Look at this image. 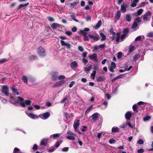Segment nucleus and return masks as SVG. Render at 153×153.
<instances>
[{
	"label": "nucleus",
	"instance_id": "nucleus-21",
	"mask_svg": "<svg viewBox=\"0 0 153 153\" xmlns=\"http://www.w3.org/2000/svg\"><path fill=\"white\" fill-rule=\"evenodd\" d=\"M121 16L120 11V10H118L117 12V14L115 15V18L116 20H118L119 19Z\"/></svg>",
	"mask_w": 153,
	"mask_h": 153
},
{
	"label": "nucleus",
	"instance_id": "nucleus-58",
	"mask_svg": "<svg viewBox=\"0 0 153 153\" xmlns=\"http://www.w3.org/2000/svg\"><path fill=\"white\" fill-rule=\"evenodd\" d=\"M109 142L110 143L112 144V143H113L115 142V140L114 139L112 138H111L109 140Z\"/></svg>",
	"mask_w": 153,
	"mask_h": 153
},
{
	"label": "nucleus",
	"instance_id": "nucleus-54",
	"mask_svg": "<svg viewBox=\"0 0 153 153\" xmlns=\"http://www.w3.org/2000/svg\"><path fill=\"white\" fill-rule=\"evenodd\" d=\"M135 21L137 22L138 23L141 22V19L140 17H137L135 20Z\"/></svg>",
	"mask_w": 153,
	"mask_h": 153
},
{
	"label": "nucleus",
	"instance_id": "nucleus-16",
	"mask_svg": "<svg viewBox=\"0 0 153 153\" xmlns=\"http://www.w3.org/2000/svg\"><path fill=\"white\" fill-rule=\"evenodd\" d=\"M131 116L132 114L130 112H127L125 114V118L127 120H129L130 119Z\"/></svg>",
	"mask_w": 153,
	"mask_h": 153
},
{
	"label": "nucleus",
	"instance_id": "nucleus-17",
	"mask_svg": "<svg viewBox=\"0 0 153 153\" xmlns=\"http://www.w3.org/2000/svg\"><path fill=\"white\" fill-rule=\"evenodd\" d=\"M27 114L29 117L32 119H36L38 118V117L37 116L32 113H27Z\"/></svg>",
	"mask_w": 153,
	"mask_h": 153
},
{
	"label": "nucleus",
	"instance_id": "nucleus-39",
	"mask_svg": "<svg viewBox=\"0 0 153 153\" xmlns=\"http://www.w3.org/2000/svg\"><path fill=\"white\" fill-rule=\"evenodd\" d=\"M137 22L136 21H135L134 20V22L133 23V24L132 26V28H135L137 27Z\"/></svg>",
	"mask_w": 153,
	"mask_h": 153
},
{
	"label": "nucleus",
	"instance_id": "nucleus-41",
	"mask_svg": "<svg viewBox=\"0 0 153 153\" xmlns=\"http://www.w3.org/2000/svg\"><path fill=\"white\" fill-rule=\"evenodd\" d=\"M58 83L59 86H60L61 85H63L65 83V81L64 80H62L59 81H58Z\"/></svg>",
	"mask_w": 153,
	"mask_h": 153
},
{
	"label": "nucleus",
	"instance_id": "nucleus-60",
	"mask_svg": "<svg viewBox=\"0 0 153 153\" xmlns=\"http://www.w3.org/2000/svg\"><path fill=\"white\" fill-rule=\"evenodd\" d=\"M69 148L68 147H65L63 148L62 150V151L63 152H67Z\"/></svg>",
	"mask_w": 153,
	"mask_h": 153
},
{
	"label": "nucleus",
	"instance_id": "nucleus-12",
	"mask_svg": "<svg viewBox=\"0 0 153 153\" xmlns=\"http://www.w3.org/2000/svg\"><path fill=\"white\" fill-rule=\"evenodd\" d=\"M61 25L59 24L54 23L51 25V27L53 29H55L57 28H60Z\"/></svg>",
	"mask_w": 153,
	"mask_h": 153
},
{
	"label": "nucleus",
	"instance_id": "nucleus-33",
	"mask_svg": "<svg viewBox=\"0 0 153 153\" xmlns=\"http://www.w3.org/2000/svg\"><path fill=\"white\" fill-rule=\"evenodd\" d=\"M140 57V55L138 54H136L133 56V60L134 61H136L138 59V58Z\"/></svg>",
	"mask_w": 153,
	"mask_h": 153
},
{
	"label": "nucleus",
	"instance_id": "nucleus-40",
	"mask_svg": "<svg viewBox=\"0 0 153 153\" xmlns=\"http://www.w3.org/2000/svg\"><path fill=\"white\" fill-rule=\"evenodd\" d=\"M22 80L25 83L27 82V79L25 76H23L22 78Z\"/></svg>",
	"mask_w": 153,
	"mask_h": 153
},
{
	"label": "nucleus",
	"instance_id": "nucleus-8",
	"mask_svg": "<svg viewBox=\"0 0 153 153\" xmlns=\"http://www.w3.org/2000/svg\"><path fill=\"white\" fill-rule=\"evenodd\" d=\"M128 7V5L126 3H123L121 5L120 10L123 13H125L126 12V8Z\"/></svg>",
	"mask_w": 153,
	"mask_h": 153
},
{
	"label": "nucleus",
	"instance_id": "nucleus-24",
	"mask_svg": "<svg viewBox=\"0 0 153 153\" xmlns=\"http://www.w3.org/2000/svg\"><path fill=\"white\" fill-rule=\"evenodd\" d=\"M80 120H78L76 121H75L74 124V127H78L80 125Z\"/></svg>",
	"mask_w": 153,
	"mask_h": 153
},
{
	"label": "nucleus",
	"instance_id": "nucleus-51",
	"mask_svg": "<svg viewBox=\"0 0 153 153\" xmlns=\"http://www.w3.org/2000/svg\"><path fill=\"white\" fill-rule=\"evenodd\" d=\"M65 116L67 119H69L70 117V114L68 113H66L65 114Z\"/></svg>",
	"mask_w": 153,
	"mask_h": 153
},
{
	"label": "nucleus",
	"instance_id": "nucleus-45",
	"mask_svg": "<svg viewBox=\"0 0 153 153\" xmlns=\"http://www.w3.org/2000/svg\"><path fill=\"white\" fill-rule=\"evenodd\" d=\"M67 138L70 140H75V138L74 137L72 136H68L67 137Z\"/></svg>",
	"mask_w": 153,
	"mask_h": 153
},
{
	"label": "nucleus",
	"instance_id": "nucleus-3",
	"mask_svg": "<svg viewBox=\"0 0 153 153\" xmlns=\"http://www.w3.org/2000/svg\"><path fill=\"white\" fill-rule=\"evenodd\" d=\"M37 53L41 57H43L46 55L45 48L42 46H40L37 48Z\"/></svg>",
	"mask_w": 153,
	"mask_h": 153
},
{
	"label": "nucleus",
	"instance_id": "nucleus-34",
	"mask_svg": "<svg viewBox=\"0 0 153 153\" xmlns=\"http://www.w3.org/2000/svg\"><path fill=\"white\" fill-rule=\"evenodd\" d=\"M129 33V29L128 28L125 29L123 31V34L126 35Z\"/></svg>",
	"mask_w": 153,
	"mask_h": 153
},
{
	"label": "nucleus",
	"instance_id": "nucleus-59",
	"mask_svg": "<svg viewBox=\"0 0 153 153\" xmlns=\"http://www.w3.org/2000/svg\"><path fill=\"white\" fill-rule=\"evenodd\" d=\"M147 36L149 37H153V32H151L148 33Z\"/></svg>",
	"mask_w": 153,
	"mask_h": 153
},
{
	"label": "nucleus",
	"instance_id": "nucleus-27",
	"mask_svg": "<svg viewBox=\"0 0 153 153\" xmlns=\"http://www.w3.org/2000/svg\"><path fill=\"white\" fill-rule=\"evenodd\" d=\"M126 19L128 22H130L131 20V14H128L126 16Z\"/></svg>",
	"mask_w": 153,
	"mask_h": 153
},
{
	"label": "nucleus",
	"instance_id": "nucleus-61",
	"mask_svg": "<svg viewBox=\"0 0 153 153\" xmlns=\"http://www.w3.org/2000/svg\"><path fill=\"white\" fill-rule=\"evenodd\" d=\"M11 89L13 91V93H14L15 92L17 91V89L14 87H12Z\"/></svg>",
	"mask_w": 153,
	"mask_h": 153
},
{
	"label": "nucleus",
	"instance_id": "nucleus-22",
	"mask_svg": "<svg viewBox=\"0 0 153 153\" xmlns=\"http://www.w3.org/2000/svg\"><path fill=\"white\" fill-rule=\"evenodd\" d=\"M77 63L75 61H74L71 62L70 66L72 68H73L77 67Z\"/></svg>",
	"mask_w": 153,
	"mask_h": 153
},
{
	"label": "nucleus",
	"instance_id": "nucleus-9",
	"mask_svg": "<svg viewBox=\"0 0 153 153\" xmlns=\"http://www.w3.org/2000/svg\"><path fill=\"white\" fill-rule=\"evenodd\" d=\"M105 47V45L104 44H103L100 45L99 46H97V45H95L94 47V49L93 51L94 52L97 50L99 48H100L101 49H102L104 48Z\"/></svg>",
	"mask_w": 153,
	"mask_h": 153
},
{
	"label": "nucleus",
	"instance_id": "nucleus-57",
	"mask_svg": "<svg viewBox=\"0 0 153 153\" xmlns=\"http://www.w3.org/2000/svg\"><path fill=\"white\" fill-rule=\"evenodd\" d=\"M78 3V2H74L71 3L70 4V6L71 7L74 6L76 5Z\"/></svg>",
	"mask_w": 153,
	"mask_h": 153
},
{
	"label": "nucleus",
	"instance_id": "nucleus-38",
	"mask_svg": "<svg viewBox=\"0 0 153 153\" xmlns=\"http://www.w3.org/2000/svg\"><path fill=\"white\" fill-rule=\"evenodd\" d=\"M70 17L75 21L76 22H78L79 20L76 19V17L74 15H71Z\"/></svg>",
	"mask_w": 153,
	"mask_h": 153
},
{
	"label": "nucleus",
	"instance_id": "nucleus-6",
	"mask_svg": "<svg viewBox=\"0 0 153 153\" xmlns=\"http://www.w3.org/2000/svg\"><path fill=\"white\" fill-rule=\"evenodd\" d=\"M58 73L56 71L53 72L51 74V80L53 81H55L57 78Z\"/></svg>",
	"mask_w": 153,
	"mask_h": 153
},
{
	"label": "nucleus",
	"instance_id": "nucleus-42",
	"mask_svg": "<svg viewBox=\"0 0 153 153\" xmlns=\"http://www.w3.org/2000/svg\"><path fill=\"white\" fill-rule=\"evenodd\" d=\"M47 19L50 22H54L55 21L54 19L51 17L48 16L47 18Z\"/></svg>",
	"mask_w": 153,
	"mask_h": 153
},
{
	"label": "nucleus",
	"instance_id": "nucleus-64",
	"mask_svg": "<svg viewBox=\"0 0 153 153\" xmlns=\"http://www.w3.org/2000/svg\"><path fill=\"white\" fill-rule=\"evenodd\" d=\"M78 49L81 52H82L83 51V47L81 46H78Z\"/></svg>",
	"mask_w": 153,
	"mask_h": 153
},
{
	"label": "nucleus",
	"instance_id": "nucleus-11",
	"mask_svg": "<svg viewBox=\"0 0 153 153\" xmlns=\"http://www.w3.org/2000/svg\"><path fill=\"white\" fill-rule=\"evenodd\" d=\"M50 116V114L49 112H47L41 115V117L43 119L48 118Z\"/></svg>",
	"mask_w": 153,
	"mask_h": 153
},
{
	"label": "nucleus",
	"instance_id": "nucleus-52",
	"mask_svg": "<svg viewBox=\"0 0 153 153\" xmlns=\"http://www.w3.org/2000/svg\"><path fill=\"white\" fill-rule=\"evenodd\" d=\"M65 34H67L68 36H70L72 35V33L70 31H67L65 32Z\"/></svg>",
	"mask_w": 153,
	"mask_h": 153
},
{
	"label": "nucleus",
	"instance_id": "nucleus-15",
	"mask_svg": "<svg viewBox=\"0 0 153 153\" xmlns=\"http://www.w3.org/2000/svg\"><path fill=\"white\" fill-rule=\"evenodd\" d=\"M28 59L30 61H32L34 60H36L38 59V57L36 55H32L29 57Z\"/></svg>",
	"mask_w": 153,
	"mask_h": 153
},
{
	"label": "nucleus",
	"instance_id": "nucleus-55",
	"mask_svg": "<svg viewBox=\"0 0 153 153\" xmlns=\"http://www.w3.org/2000/svg\"><path fill=\"white\" fill-rule=\"evenodd\" d=\"M80 32L84 36L87 35V33L84 31V30H80Z\"/></svg>",
	"mask_w": 153,
	"mask_h": 153
},
{
	"label": "nucleus",
	"instance_id": "nucleus-44",
	"mask_svg": "<svg viewBox=\"0 0 153 153\" xmlns=\"http://www.w3.org/2000/svg\"><path fill=\"white\" fill-rule=\"evenodd\" d=\"M126 35L123 34L120 36V41L122 42L124 40V39L126 37Z\"/></svg>",
	"mask_w": 153,
	"mask_h": 153
},
{
	"label": "nucleus",
	"instance_id": "nucleus-48",
	"mask_svg": "<svg viewBox=\"0 0 153 153\" xmlns=\"http://www.w3.org/2000/svg\"><path fill=\"white\" fill-rule=\"evenodd\" d=\"M134 46L133 45L131 46L129 48L128 51L130 52H132L134 50Z\"/></svg>",
	"mask_w": 153,
	"mask_h": 153
},
{
	"label": "nucleus",
	"instance_id": "nucleus-1",
	"mask_svg": "<svg viewBox=\"0 0 153 153\" xmlns=\"http://www.w3.org/2000/svg\"><path fill=\"white\" fill-rule=\"evenodd\" d=\"M17 98L19 99V100L16 99H15V102H17L19 103L20 105L23 107H25L26 105H30L31 104V101L29 100H26L24 102H23L24 99L20 97H18Z\"/></svg>",
	"mask_w": 153,
	"mask_h": 153
},
{
	"label": "nucleus",
	"instance_id": "nucleus-20",
	"mask_svg": "<svg viewBox=\"0 0 153 153\" xmlns=\"http://www.w3.org/2000/svg\"><path fill=\"white\" fill-rule=\"evenodd\" d=\"M143 12V10L142 8H140L137 11V13H135L134 15L136 16H140L142 13Z\"/></svg>",
	"mask_w": 153,
	"mask_h": 153
},
{
	"label": "nucleus",
	"instance_id": "nucleus-13",
	"mask_svg": "<svg viewBox=\"0 0 153 153\" xmlns=\"http://www.w3.org/2000/svg\"><path fill=\"white\" fill-rule=\"evenodd\" d=\"M89 37L91 39H93L96 41H98L99 39L100 36L98 35L97 36H94L92 35L89 34L88 35Z\"/></svg>",
	"mask_w": 153,
	"mask_h": 153
},
{
	"label": "nucleus",
	"instance_id": "nucleus-43",
	"mask_svg": "<svg viewBox=\"0 0 153 153\" xmlns=\"http://www.w3.org/2000/svg\"><path fill=\"white\" fill-rule=\"evenodd\" d=\"M39 148L38 147V146L37 144H35L34 145L33 147V150L35 151L37 150Z\"/></svg>",
	"mask_w": 153,
	"mask_h": 153
},
{
	"label": "nucleus",
	"instance_id": "nucleus-25",
	"mask_svg": "<svg viewBox=\"0 0 153 153\" xmlns=\"http://www.w3.org/2000/svg\"><path fill=\"white\" fill-rule=\"evenodd\" d=\"M93 108V105H91L90 106L88 107L85 111V114H86L88 113Z\"/></svg>",
	"mask_w": 153,
	"mask_h": 153
},
{
	"label": "nucleus",
	"instance_id": "nucleus-4",
	"mask_svg": "<svg viewBox=\"0 0 153 153\" xmlns=\"http://www.w3.org/2000/svg\"><path fill=\"white\" fill-rule=\"evenodd\" d=\"M1 92L5 96L7 97L9 96V94L8 92V88L7 85H4L3 86Z\"/></svg>",
	"mask_w": 153,
	"mask_h": 153
},
{
	"label": "nucleus",
	"instance_id": "nucleus-7",
	"mask_svg": "<svg viewBox=\"0 0 153 153\" xmlns=\"http://www.w3.org/2000/svg\"><path fill=\"white\" fill-rule=\"evenodd\" d=\"M116 68V65L115 63L114 62H112L111 63V65L108 67V69L109 71L114 72V69Z\"/></svg>",
	"mask_w": 153,
	"mask_h": 153
},
{
	"label": "nucleus",
	"instance_id": "nucleus-46",
	"mask_svg": "<svg viewBox=\"0 0 153 153\" xmlns=\"http://www.w3.org/2000/svg\"><path fill=\"white\" fill-rule=\"evenodd\" d=\"M7 61V59H6L3 58L0 59V63H3Z\"/></svg>",
	"mask_w": 153,
	"mask_h": 153
},
{
	"label": "nucleus",
	"instance_id": "nucleus-31",
	"mask_svg": "<svg viewBox=\"0 0 153 153\" xmlns=\"http://www.w3.org/2000/svg\"><path fill=\"white\" fill-rule=\"evenodd\" d=\"M92 68V65H90L88 67H85L84 70L85 71L88 72Z\"/></svg>",
	"mask_w": 153,
	"mask_h": 153
},
{
	"label": "nucleus",
	"instance_id": "nucleus-56",
	"mask_svg": "<svg viewBox=\"0 0 153 153\" xmlns=\"http://www.w3.org/2000/svg\"><path fill=\"white\" fill-rule=\"evenodd\" d=\"M150 118L151 117L150 116H147L144 118L143 120L144 121H148Z\"/></svg>",
	"mask_w": 153,
	"mask_h": 153
},
{
	"label": "nucleus",
	"instance_id": "nucleus-53",
	"mask_svg": "<svg viewBox=\"0 0 153 153\" xmlns=\"http://www.w3.org/2000/svg\"><path fill=\"white\" fill-rule=\"evenodd\" d=\"M65 78V76L64 75H60L58 77L59 80L63 79Z\"/></svg>",
	"mask_w": 153,
	"mask_h": 153
},
{
	"label": "nucleus",
	"instance_id": "nucleus-2",
	"mask_svg": "<svg viewBox=\"0 0 153 153\" xmlns=\"http://www.w3.org/2000/svg\"><path fill=\"white\" fill-rule=\"evenodd\" d=\"M59 38L62 39L60 40V43L62 46H66L68 49H70L71 47V45L68 42L66 43L65 41L63 40H65L67 39V38L65 36H60Z\"/></svg>",
	"mask_w": 153,
	"mask_h": 153
},
{
	"label": "nucleus",
	"instance_id": "nucleus-19",
	"mask_svg": "<svg viewBox=\"0 0 153 153\" xmlns=\"http://www.w3.org/2000/svg\"><path fill=\"white\" fill-rule=\"evenodd\" d=\"M88 57L90 59L94 60H96L97 59V55L95 53L89 55Z\"/></svg>",
	"mask_w": 153,
	"mask_h": 153
},
{
	"label": "nucleus",
	"instance_id": "nucleus-23",
	"mask_svg": "<svg viewBox=\"0 0 153 153\" xmlns=\"http://www.w3.org/2000/svg\"><path fill=\"white\" fill-rule=\"evenodd\" d=\"M139 1V0H133L131 6L132 7H135L137 5V4Z\"/></svg>",
	"mask_w": 153,
	"mask_h": 153
},
{
	"label": "nucleus",
	"instance_id": "nucleus-49",
	"mask_svg": "<svg viewBox=\"0 0 153 153\" xmlns=\"http://www.w3.org/2000/svg\"><path fill=\"white\" fill-rule=\"evenodd\" d=\"M20 151L19 149L17 148H15L13 150V152L14 153H18Z\"/></svg>",
	"mask_w": 153,
	"mask_h": 153
},
{
	"label": "nucleus",
	"instance_id": "nucleus-37",
	"mask_svg": "<svg viewBox=\"0 0 153 153\" xmlns=\"http://www.w3.org/2000/svg\"><path fill=\"white\" fill-rule=\"evenodd\" d=\"M119 130V128L117 127L114 128V127H113L112 128V132H116L118 131Z\"/></svg>",
	"mask_w": 153,
	"mask_h": 153
},
{
	"label": "nucleus",
	"instance_id": "nucleus-28",
	"mask_svg": "<svg viewBox=\"0 0 153 153\" xmlns=\"http://www.w3.org/2000/svg\"><path fill=\"white\" fill-rule=\"evenodd\" d=\"M105 78L103 76H100L97 78V80L98 82H101L104 80Z\"/></svg>",
	"mask_w": 153,
	"mask_h": 153
},
{
	"label": "nucleus",
	"instance_id": "nucleus-32",
	"mask_svg": "<svg viewBox=\"0 0 153 153\" xmlns=\"http://www.w3.org/2000/svg\"><path fill=\"white\" fill-rule=\"evenodd\" d=\"M60 136V134H56L51 135V137L54 139H55L59 137Z\"/></svg>",
	"mask_w": 153,
	"mask_h": 153
},
{
	"label": "nucleus",
	"instance_id": "nucleus-5",
	"mask_svg": "<svg viewBox=\"0 0 153 153\" xmlns=\"http://www.w3.org/2000/svg\"><path fill=\"white\" fill-rule=\"evenodd\" d=\"M152 13L149 11H147L144 15L143 17V19L145 22L148 21L152 15Z\"/></svg>",
	"mask_w": 153,
	"mask_h": 153
},
{
	"label": "nucleus",
	"instance_id": "nucleus-63",
	"mask_svg": "<svg viewBox=\"0 0 153 153\" xmlns=\"http://www.w3.org/2000/svg\"><path fill=\"white\" fill-rule=\"evenodd\" d=\"M58 86H59V83L58 82H55V84L53 86V88H54L57 87Z\"/></svg>",
	"mask_w": 153,
	"mask_h": 153
},
{
	"label": "nucleus",
	"instance_id": "nucleus-29",
	"mask_svg": "<svg viewBox=\"0 0 153 153\" xmlns=\"http://www.w3.org/2000/svg\"><path fill=\"white\" fill-rule=\"evenodd\" d=\"M100 34L101 37H102L101 41H103L105 40L106 38V36L105 35V34L103 33L102 32L100 33Z\"/></svg>",
	"mask_w": 153,
	"mask_h": 153
},
{
	"label": "nucleus",
	"instance_id": "nucleus-26",
	"mask_svg": "<svg viewBox=\"0 0 153 153\" xmlns=\"http://www.w3.org/2000/svg\"><path fill=\"white\" fill-rule=\"evenodd\" d=\"M47 140H42L40 143V145L44 146H47Z\"/></svg>",
	"mask_w": 153,
	"mask_h": 153
},
{
	"label": "nucleus",
	"instance_id": "nucleus-50",
	"mask_svg": "<svg viewBox=\"0 0 153 153\" xmlns=\"http://www.w3.org/2000/svg\"><path fill=\"white\" fill-rule=\"evenodd\" d=\"M137 143L139 144H142L143 143V141L141 139H139L137 142Z\"/></svg>",
	"mask_w": 153,
	"mask_h": 153
},
{
	"label": "nucleus",
	"instance_id": "nucleus-36",
	"mask_svg": "<svg viewBox=\"0 0 153 153\" xmlns=\"http://www.w3.org/2000/svg\"><path fill=\"white\" fill-rule=\"evenodd\" d=\"M132 108L134 111H135L136 112H138V111L137 110V106L135 104H134L132 106Z\"/></svg>",
	"mask_w": 153,
	"mask_h": 153
},
{
	"label": "nucleus",
	"instance_id": "nucleus-14",
	"mask_svg": "<svg viewBox=\"0 0 153 153\" xmlns=\"http://www.w3.org/2000/svg\"><path fill=\"white\" fill-rule=\"evenodd\" d=\"M99 114L97 112H96L93 114L90 117H92V119L94 121H96L98 118Z\"/></svg>",
	"mask_w": 153,
	"mask_h": 153
},
{
	"label": "nucleus",
	"instance_id": "nucleus-30",
	"mask_svg": "<svg viewBox=\"0 0 153 153\" xmlns=\"http://www.w3.org/2000/svg\"><path fill=\"white\" fill-rule=\"evenodd\" d=\"M102 25V22L101 20H100L99 21L97 25H96V26H95V28L96 29H97L99 28Z\"/></svg>",
	"mask_w": 153,
	"mask_h": 153
},
{
	"label": "nucleus",
	"instance_id": "nucleus-62",
	"mask_svg": "<svg viewBox=\"0 0 153 153\" xmlns=\"http://www.w3.org/2000/svg\"><path fill=\"white\" fill-rule=\"evenodd\" d=\"M68 97H65L61 101V102L62 103H63L65 102L66 100H67Z\"/></svg>",
	"mask_w": 153,
	"mask_h": 153
},
{
	"label": "nucleus",
	"instance_id": "nucleus-35",
	"mask_svg": "<svg viewBox=\"0 0 153 153\" xmlns=\"http://www.w3.org/2000/svg\"><path fill=\"white\" fill-rule=\"evenodd\" d=\"M96 74V71H93L91 75V76L92 79H94Z\"/></svg>",
	"mask_w": 153,
	"mask_h": 153
},
{
	"label": "nucleus",
	"instance_id": "nucleus-10",
	"mask_svg": "<svg viewBox=\"0 0 153 153\" xmlns=\"http://www.w3.org/2000/svg\"><path fill=\"white\" fill-rule=\"evenodd\" d=\"M111 33L112 34V36L115 35L116 34L115 32L114 31ZM116 35L117 36V37L116 38V41L118 42L120 41V33L118 32L116 34Z\"/></svg>",
	"mask_w": 153,
	"mask_h": 153
},
{
	"label": "nucleus",
	"instance_id": "nucleus-18",
	"mask_svg": "<svg viewBox=\"0 0 153 153\" xmlns=\"http://www.w3.org/2000/svg\"><path fill=\"white\" fill-rule=\"evenodd\" d=\"M29 4V3L28 2L26 3L25 4H21L19 5L17 7V11H18L19 10L21 9L22 7H25L27 6Z\"/></svg>",
	"mask_w": 153,
	"mask_h": 153
},
{
	"label": "nucleus",
	"instance_id": "nucleus-47",
	"mask_svg": "<svg viewBox=\"0 0 153 153\" xmlns=\"http://www.w3.org/2000/svg\"><path fill=\"white\" fill-rule=\"evenodd\" d=\"M122 56V53L121 52H120L118 53L117 58L118 59H120L121 58Z\"/></svg>",
	"mask_w": 153,
	"mask_h": 153
}]
</instances>
